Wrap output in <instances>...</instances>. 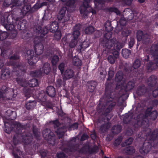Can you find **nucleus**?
Masks as SVG:
<instances>
[{
	"label": "nucleus",
	"mask_w": 158,
	"mask_h": 158,
	"mask_svg": "<svg viewBox=\"0 0 158 158\" xmlns=\"http://www.w3.org/2000/svg\"><path fill=\"white\" fill-rule=\"evenodd\" d=\"M141 132L138 134V140L143 142V146L141 147L139 151L141 154L145 155L148 153L152 148L158 146V129H155L151 134L150 131L146 128L140 127Z\"/></svg>",
	"instance_id": "f257e3e1"
},
{
	"label": "nucleus",
	"mask_w": 158,
	"mask_h": 158,
	"mask_svg": "<svg viewBox=\"0 0 158 158\" xmlns=\"http://www.w3.org/2000/svg\"><path fill=\"white\" fill-rule=\"evenodd\" d=\"M6 133L9 134L14 129L15 134L14 135L13 142L14 145L16 146L19 142H22L25 144L30 143L32 139V136L27 133L25 129V126L19 122H15L14 124V128L11 124L8 122L4 121Z\"/></svg>",
	"instance_id": "f03ea898"
},
{
	"label": "nucleus",
	"mask_w": 158,
	"mask_h": 158,
	"mask_svg": "<svg viewBox=\"0 0 158 158\" xmlns=\"http://www.w3.org/2000/svg\"><path fill=\"white\" fill-rule=\"evenodd\" d=\"M112 84L107 82L105 84V100L106 101V107L104 105L99 104L97 108V112L100 114L104 116V119H107L108 121L111 118L109 114L112 110L113 108L115 106L116 103L113 102L115 96V92L111 87Z\"/></svg>",
	"instance_id": "7ed1b4c3"
},
{
	"label": "nucleus",
	"mask_w": 158,
	"mask_h": 158,
	"mask_svg": "<svg viewBox=\"0 0 158 158\" xmlns=\"http://www.w3.org/2000/svg\"><path fill=\"white\" fill-rule=\"evenodd\" d=\"M152 107H149L146 109L144 114L141 113L137 116L135 123L132 127L131 135L134 133L137 135V132L140 131V127L146 128V130L150 131L151 129L149 128V122L148 118L149 117L151 120L154 121L158 115L157 111L156 110L152 111Z\"/></svg>",
	"instance_id": "20e7f679"
},
{
	"label": "nucleus",
	"mask_w": 158,
	"mask_h": 158,
	"mask_svg": "<svg viewBox=\"0 0 158 158\" xmlns=\"http://www.w3.org/2000/svg\"><path fill=\"white\" fill-rule=\"evenodd\" d=\"M150 53L144 56L143 60L146 64L147 70L151 72L158 68V43L152 45L150 48Z\"/></svg>",
	"instance_id": "39448f33"
},
{
	"label": "nucleus",
	"mask_w": 158,
	"mask_h": 158,
	"mask_svg": "<svg viewBox=\"0 0 158 158\" xmlns=\"http://www.w3.org/2000/svg\"><path fill=\"white\" fill-rule=\"evenodd\" d=\"M34 43L36 55L34 56V51L32 49L28 50L25 54V58L27 60L28 63L31 65L35 64L39 60V56L43 53L44 49V46L41 42H36V40L35 39Z\"/></svg>",
	"instance_id": "423d86ee"
},
{
	"label": "nucleus",
	"mask_w": 158,
	"mask_h": 158,
	"mask_svg": "<svg viewBox=\"0 0 158 158\" xmlns=\"http://www.w3.org/2000/svg\"><path fill=\"white\" fill-rule=\"evenodd\" d=\"M105 30L107 32L104 34V38L102 40V43L104 46L110 49L115 46L117 40L115 38L110 39L112 36V34L110 32L113 29V27L111 26V22L109 21H107L105 24Z\"/></svg>",
	"instance_id": "0eeeda50"
},
{
	"label": "nucleus",
	"mask_w": 158,
	"mask_h": 158,
	"mask_svg": "<svg viewBox=\"0 0 158 158\" xmlns=\"http://www.w3.org/2000/svg\"><path fill=\"white\" fill-rule=\"evenodd\" d=\"M13 66V71L16 73L18 77L16 78V80L18 84L20 85L23 86L25 79L23 78L24 75L26 72V69L25 66L21 63L13 62L12 63Z\"/></svg>",
	"instance_id": "6e6552de"
},
{
	"label": "nucleus",
	"mask_w": 158,
	"mask_h": 158,
	"mask_svg": "<svg viewBox=\"0 0 158 158\" xmlns=\"http://www.w3.org/2000/svg\"><path fill=\"white\" fill-rule=\"evenodd\" d=\"M140 60L138 59H137L135 61L132 67L130 68L125 67L123 69V72L126 78H129L133 77H136L137 75L136 69L140 67Z\"/></svg>",
	"instance_id": "1a4fd4ad"
},
{
	"label": "nucleus",
	"mask_w": 158,
	"mask_h": 158,
	"mask_svg": "<svg viewBox=\"0 0 158 158\" xmlns=\"http://www.w3.org/2000/svg\"><path fill=\"white\" fill-rule=\"evenodd\" d=\"M43 137L45 140L48 141V143L52 145H54L56 143V140L54 133L49 129L44 130L42 132Z\"/></svg>",
	"instance_id": "9d476101"
},
{
	"label": "nucleus",
	"mask_w": 158,
	"mask_h": 158,
	"mask_svg": "<svg viewBox=\"0 0 158 158\" xmlns=\"http://www.w3.org/2000/svg\"><path fill=\"white\" fill-rule=\"evenodd\" d=\"M10 17L12 18V15L8 14L5 15L1 17L2 24L7 31H12L14 30L15 26L11 23Z\"/></svg>",
	"instance_id": "9b49d317"
},
{
	"label": "nucleus",
	"mask_w": 158,
	"mask_h": 158,
	"mask_svg": "<svg viewBox=\"0 0 158 158\" xmlns=\"http://www.w3.org/2000/svg\"><path fill=\"white\" fill-rule=\"evenodd\" d=\"M138 96H144L147 99H149L152 97V90L147 88L144 85H140L137 87L136 91Z\"/></svg>",
	"instance_id": "f8f14e48"
},
{
	"label": "nucleus",
	"mask_w": 158,
	"mask_h": 158,
	"mask_svg": "<svg viewBox=\"0 0 158 158\" xmlns=\"http://www.w3.org/2000/svg\"><path fill=\"white\" fill-rule=\"evenodd\" d=\"M136 38L138 41H142L145 44H148L150 40V36L147 33H144L142 31L139 30L136 33Z\"/></svg>",
	"instance_id": "ddd939ff"
},
{
	"label": "nucleus",
	"mask_w": 158,
	"mask_h": 158,
	"mask_svg": "<svg viewBox=\"0 0 158 158\" xmlns=\"http://www.w3.org/2000/svg\"><path fill=\"white\" fill-rule=\"evenodd\" d=\"M68 8L67 7H63L60 10L57 16L58 20L62 23H64L69 21L70 15L68 14L65 16V13Z\"/></svg>",
	"instance_id": "4468645a"
},
{
	"label": "nucleus",
	"mask_w": 158,
	"mask_h": 158,
	"mask_svg": "<svg viewBox=\"0 0 158 158\" xmlns=\"http://www.w3.org/2000/svg\"><path fill=\"white\" fill-rule=\"evenodd\" d=\"M82 4L80 6L79 9L81 14L85 17L87 15L88 13V8L89 7V3L90 0H83Z\"/></svg>",
	"instance_id": "2eb2a0df"
},
{
	"label": "nucleus",
	"mask_w": 158,
	"mask_h": 158,
	"mask_svg": "<svg viewBox=\"0 0 158 158\" xmlns=\"http://www.w3.org/2000/svg\"><path fill=\"white\" fill-rule=\"evenodd\" d=\"M76 141V138L75 137L72 138L69 141L67 142L66 143L67 147L64 148L63 151L65 152L74 151L75 149V143Z\"/></svg>",
	"instance_id": "dca6fc26"
},
{
	"label": "nucleus",
	"mask_w": 158,
	"mask_h": 158,
	"mask_svg": "<svg viewBox=\"0 0 158 158\" xmlns=\"http://www.w3.org/2000/svg\"><path fill=\"white\" fill-rule=\"evenodd\" d=\"M22 6L21 13L23 17L27 15L28 14H32L33 13L31 5L28 2Z\"/></svg>",
	"instance_id": "f3484780"
},
{
	"label": "nucleus",
	"mask_w": 158,
	"mask_h": 158,
	"mask_svg": "<svg viewBox=\"0 0 158 158\" xmlns=\"http://www.w3.org/2000/svg\"><path fill=\"white\" fill-rule=\"evenodd\" d=\"M15 27L16 26L18 29L21 30H24L27 28V22L26 20L20 19L18 18H16L15 21Z\"/></svg>",
	"instance_id": "a211bd4d"
},
{
	"label": "nucleus",
	"mask_w": 158,
	"mask_h": 158,
	"mask_svg": "<svg viewBox=\"0 0 158 158\" xmlns=\"http://www.w3.org/2000/svg\"><path fill=\"white\" fill-rule=\"evenodd\" d=\"M157 82V77L154 75H152L149 77L147 80V83L149 88L152 90L155 88Z\"/></svg>",
	"instance_id": "6ab92c4d"
},
{
	"label": "nucleus",
	"mask_w": 158,
	"mask_h": 158,
	"mask_svg": "<svg viewBox=\"0 0 158 158\" xmlns=\"http://www.w3.org/2000/svg\"><path fill=\"white\" fill-rule=\"evenodd\" d=\"M48 29L47 26L42 28L41 26H38L36 28V33L38 35H40V37L43 38L48 31Z\"/></svg>",
	"instance_id": "aec40b11"
},
{
	"label": "nucleus",
	"mask_w": 158,
	"mask_h": 158,
	"mask_svg": "<svg viewBox=\"0 0 158 158\" xmlns=\"http://www.w3.org/2000/svg\"><path fill=\"white\" fill-rule=\"evenodd\" d=\"M75 76V72L73 69L69 68L64 72L63 77L64 80H68L73 78Z\"/></svg>",
	"instance_id": "412c9836"
},
{
	"label": "nucleus",
	"mask_w": 158,
	"mask_h": 158,
	"mask_svg": "<svg viewBox=\"0 0 158 158\" xmlns=\"http://www.w3.org/2000/svg\"><path fill=\"white\" fill-rule=\"evenodd\" d=\"M1 78L2 79H5L8 77L10 74V69L8 66H4L1 69Z\"/></svg>",
	"instance_id": "4be33fe9"
},
{
	"label": "nucleus",
	"mask_w": 158,
	"mask_h": 158,
	"mask_svg": "<svg viewBox=\"0 0 158 158\" xmlns=\"http://www.w3.org/2000/svg\"><path fill=\"white\" fill-rule=\"evenodd\" d=\"M81 29V26L80 24L76 25L73 28L72 37L78 39L80 35V30Z\"/></svg>",
	"instance_id": "5701e85b"
},
{
	"label": "nucleus",
	"mask_w": 158,
	"mask_h": 158,
	"mask_svg": "<svg viewBox=\"0 0 158 158\" xmlns=\"http://www.w3.org/2000/svg\"><path fill=\"white\" fill-rule=\"evenodd\" d=\"M67 127L66 126H63L57 128L55 131L56 133L58 135L59 138H61L67 131Z\"/></svg>",
	"instance_id": "b1692460"
},
{
	"label": "nucleus",
	"mask_w": 158,
	"mask_h": 158,
	"mask_svg": "<svg viewBox=\"0 0 158 158\" xmlns=\"http://www.w3.org/2000/svg\"><path fill=\"white\" fill-rule=\"evenodd\" d=\"M46 91L48 95L50 97L53 98L55 96L56 91L53 86H48L46 89Z\"/></svg>",
	"instance_id": "393cba45"
},
{
	"label": "nucleus",
	"mask_w": 158,
	"mask_h": 158,
	"mask_svg": "<svg viewBox=\"0 0 158 158\" xmlns=\"http://www.w3.org/2000/svg\"><path fill=\"white\" fill-rule=\"evenodd\" d=\"M12 153L14 158H21L19 156H20L23 155V152L20 149V147H17L14 148Z\"/></svg>",
	"instance_id": "a878e982"
},
{
	"label": "nucleus",
	"mask_w": 158,
	"mask_h": 158,
	"mask_svg": "<svg viewBox=\"0 0 158 158\" xmlns=\"http://www.w3.org/2000/svg\"><path fill=\"white\" fill-rule=\"evenodd\" d=\"M58 23L57 21H54L50 25L49 30L50 32L54 33L56 31H58Z\"/></svg>",
	"instance_id": "bb28decb"
},
{
	"label": "nucleus",
	"mask_w": 158,
	"mask_h": 158,
	"mask_svg": "<svg viewBox=\"0 0 158 158\" xmlns=\"http://www.w3.org/2000/svg\"><path fill=\"white\" fill-rule=\"evenodd\" d=\"M135 82L133 81H130L126 84L125 87V90L127 92L132 89L135 86Z\"/></svg>",
	"instance_id": "cd10ccee"
},
{
	"label": "nucleus",
	"mask_w": 158,
	"mask_h": 158,
	"mask_svg": "<svg viewBox=\"0 0 158 158\" xmlns=\"http://www.w3.org/2000/svg\"><path fill=\"white\" fill-rule=\"evenodd\" d=\"M6 112L8 116V120H15L16 118V113L15 111H12L10 110H8Z\"/></svg>",
	"instance_id": "c85d7f7f"
},
{
	"label": "nucleus",
	"mask_w": 158,
	"mask_h": 158,
	"mask_svg": "<svg viewBox=\"0 0 158 158\" xmlns=\"http://www.w3.org/2000/svg\"><path fill=\"white\" fill-rule=\"evenodd\" d=\"M123 78V74L121 71H119L116 75L115 78V81L116 82L119 83L121 82Z\"/></svg>",
	"instance_id": "c756f323"
},
{
	"label": "nucleus",
	"mask_w": 158,
	"mask_h": 158,
	"mask_svg": "<svg viewBox=\"0 0 158 158\" xmlns=\"http://www.w3.org/2000/svg\"><path fill=\"white\" fill-rule=\"evenodd\" d=\"M97 85V82L95 81H92L89 83L88 90L89 92H93L96 88Z\"/></svg>",
	"instance_id": "7c9ffc66"
},
{
	"label": "nucleus",
	"mask_w": 158,
	"mask_h": 158,
	"mask_svg": "<svg viewBox=\"0 0 158 158\" xmlns=\"http://www.w3.org/2000/svg\"><path fill=\"white\" fill-rule=\"evenodd\" d=\"M132 114L126 113L123 116V122L125 124H127L131 121L132 117Z\"/></svg>",
	"instance_id": "2f4dec72"
},
{
	"label": "nucleus",
	"mask_w": 158,
	"mask_h": 158,
	"mask_svg": "<svg viewBox=\"0 0 158 158\" xmlns=\"http://www.w3.org/2000/svg\"><path fill=\"white\" fill-rule=\"evenodd\" d=\"M122 129V127L121 125H115L112 127L111 131L113 134H117L121 132Z\"/></svg>",
	"instance_id": "473e14b6"
},
{
	"label": "nucleus",
	"mask_w": 158,
	"mask_h": 158,
	"mask_svg": "<svg viewBox=\"0 0 158 158\" xmlns=\"http://www.w3.org/2000/svg\"><path fill=\"white\" fill-rule=\"evenodd\" d=\"M51 70L50 64L48 63H45L43 65L42 71L46 74H48Z\"/></svg>",
	"instance_id": "72a5a7b5"
},
{
	"label": "nucleus",
	"mask_w": 158,
	"mask_h": 158,
	"mask_svg": "<svg viewBox=\"0 0 158 158\" xmlns=\"http://www.w3.org/2000/svg\"><path fill=\"white\" fill-rule=\"evenodd\" d=\"M110 126V123H105L100 126L99 130L101 132L105 133L108 131Z\"/></svg>",
	"instance_id": "f704fd0d"
},
{
	"label": "nucleus",
	"mask_w": 158,
	"mask_h": 158,
	"mask_svg": "<svg viewBox=\"0 0 158 158\" xmlns=\"http://www.w3.org/2000/svg\"><path fill=\"white\" fill-rule=\"evenodd\" d=\"M35 101L34 100H29L27 102L25 105L26 108L29 110L34 108L35 105Z\"/></svg>",
	"instance_id": "c9c22d12"
},
{
	"label": "nucleus",
	"mask_w": 158,
	"mask_h": 158,
	"mask_svg": "<svg viewBox=\"0 0 158 158\" xmlns=\"http://www.w3.org/2000/svg\"><path fill=\"white\" fill-rule=\"evenodd\" d=\"M21 37L22 39L27 40L29 39H30L32 36V35L30 32L27 31H22L21 32Z\"/></svg>",
	"instance_id": "e433bc0d"
},
{
	"label": "nucleus",
	"mask_w": 158,
	"mask_h": 158,
	"mask_svg": "<svg viewBox=\"0 0 158 158\" xmlns=\"http://www.w3.org/2000/svg\"><path fill=\"white\" fill-rule=\"evenodd\" d=\"M66 2L65 5L68 9L69 8L74 9L75 8V0H67Z\"/></svg>",
	"instance_id": "4c0bfd02"
},
{
	"label": "nucleus",
	"mask_w": 158,
	"mask_h": 158,
	"mask_svg": "<svg viewBox=\"0 0 158 158\" xmlns=\"http://www.w3.org/2000/svg\"><path fill=\"white\" fill-rule=\"evenodd\" d=\"M131 50L127 49H123L122 50V56L125 58H128L131 55Z\"/></svg>",
	"instance_id": "58836bf2"
},
{
	"label": "nucleus",
	"mask_w": 158,
	"mask_h": 158,
	"mask_svg": "<svg viewBox=\"0 0 158 158\" xmlns=\"http://www.w3.org/2000/svg\"><path fill=\"white\" fill-rule=\"evenodd\" d=\"M13 1L12 4H13V6H22L28 2V0H18L16 2H14L13 0Z\"/></svg>",
	"instance_id": "ea45409f"
},
{
	"label": "nucleus",
	"mask_w": 158,
	"mask_h": 158,
	"mask_svg": "<svg viewBox=\"0 0 158 158\" xmlns=\"http://www.w3.org/2000/svg\"><path fill=\"white\" fill-rule=\"evenodd\" d=\"M133 141V139L132 137H130L125 141L123 142L121 144L122 147H124L127 145H130Z\"/></svg>",
	"instance_id": "a19ab883"
},
{
	"label": "nucleus",
	"mask_w": 158,
	"mask_h": 158,
	"mask_svg": "<svg viewBox=\"0 0 158 158\" xmlns=\"http://www.w3.org/2000/svg\"><path fill=\"white\" fill-rule=\"evenodd\" d=\"M28 84L30 87H35L38 84V80L35 78L30 79L28 81Z\"/></svg>",
	"instance_id": "79ce46f5"
},
{
	"label": "nucleus",
	"mask_w": 158,
	"mask_h": 158,
	"mask_svg": "<svg viewBox=\"0 0 158 158\" xmlns=\"http://www.w3.org/2000/svg\"><path fill=\"white\" fill-rule=\"evenodd\" d=\"M66 80L64 79V77H63V80L61 79H57L56 80V86L59 87H61L62 85L64 86L66 85Z\"/></svg>",
	"instance_id": "37998d69"
},
{
	"label": "nucleus",
	"mask_w": 158,
	"mask_h": 158,
	"mask_svg": "<svg viewBox=\"0 0 158 158\" xmlns=\"http://www.w3.org/2000/svg\"><path fill=\"white\" fill-rule=\"evenodd\" d=\"M123 138L122 136H118L113 143V145L115 147H118L121 143Z\"/></svg>",
	"instance_id": "c03bdc74"
},
{
	"label": "nucleus",
	"mask_w": 158,
	"mask_h": 158,
	"mask_svg": "<svg viewBox=\"0 0 158 158\" xmlns=\"http://www.w3.org/2000/svg\"><path fill=\"white\" fill-rule=\"evenodd\" d=\"M86 42L84 41L83 42L81 43L77 47L78 51L79 52H81L82 49L84 50L85 49L88 47V46L86 45V46H84L85 44H86Z\"/></svg>",
	"instance_id": "a18cd8bd"
},
{
	"label": "nucleus",
	"mask_w": 158,
	"mask_h": 158,
	"mask_svg": "<svg viewBox=\"0 0 158 158\" xmlns=\"http://www.w3.org/2000/svg\"><path fill=\"white\" fill-rule=\"evenodd\" d=\"M78 39L72 37L71 40L69 43V46L71 48H74L77 44Z\"/></svg>",
	"instance_id": "49530a36"
},
{
	"label": "nucleus",
	"mask_w": 158,
	"mask_h": 158,
	"mask_svg": "<svg viewBox=\"0 0 158 158\" xmlns=\"http://www.w3.org/2000/svg\"><path fill=\"white\" fill-rule=\"evenodd\" d=\"M125 152L127 154L132 155L135 152V149L132 146L127 147L125 149Z\"/></svg>",
	"instance_id": "de8ad7c7"
},
{
	"label": "nucleus",
	"mask_w": 158,
	"mask_h": 158,
	"mask_svg": "<svg viewBox=\"0 0 158 158\" xmlns=\"http://www.w3.org/2000/svg\"><path fill=\"white\" fill-rule=\"evenodd\" d=\"M2 3L4 6L8 7L13 3V0H0V3Z\"/></svg>",
	"instance_id": "09e8293b"
},
{
	"label": "nucleus",
	"mask_w": 158,
	"mask_h": 158,
	"mask_svg": "<svg viewBox=\"0 0 158 158\" xmlns=\"http://www.w3.org/2000/svg\"><path fill=\"white\" fill-rule=\"evenodd\" d=\"M54 33L53 39L54 40L58 41L60 40L61 36V34L60 31H57Z\"/></svg>",
	"instance_id": "8fccbe9b"
},
{
	"label": "nucleus",
	"mask_w": 158,
	"mask_h": 158,
	"mask_svg": "<svg viewBox=\"0 0 158 158\" xmlns=\"http://www.w3.org/2000/svg\"><path fill=\"white\" fill-rule=\"evenodd\" d=\"M94 31V27L92 26H90L85 28V32L86 34H89L93 32Z\"/></svg>",
	"instance_id": "3c124183"
},
{
	"label": "nucleus",
	"mask_w": 158,
	"mask_h": 158,
	"mask_svg": "<svg viewBox=\"0 0 158 158\" xmlns=\"http://www.w3.org/2000/svg\"><path fill=\"white\" fill-rule=\"evenodd\" d=\"M73 63L74 65L80 67L82 64L81 61L79 58H76L73 60Z\"/></svg>",
	"instance_id": "603ef678"
},
{
	"label": "nucleus",
	"mask_w": 158,
	"mask_h": 158,
	"mask_svg": "<svg viewBox=\"0 0 158 158\" xmlns=\"http://www.w3.org/2000/svg\"><path fill=\"white\" fill-rule=\"evenodd\" d=\"M8 36V33L6 31H0V40L3 41L5 40Z\"/></svg>",
	"instance_id": "864d4df0"
},
{
	"label": "nucleus",
	"mask_w": 158,
	"mask_h": 158,
	"mask_svg": "<svg viewBox=\"0 0 158 158\" xmlns=\"http://www.w3.org/2000/svg\"><path fill=\"white\" fill-rule=\"evenodd\" d=\"M59 58L57 55H55L53 56L51 60L52 63L53 65H56L57 62L59 61Z\"/></svg>",
	"instance_id": "5fc2aeb1"
},
{
	"label": "nucleus",
	"mask_w": 158,
	"mask_h": 158,
	"mask_svg": "<svg viewBox=\"0 0 158 158\" xmlns=\"http://www.w3.org/2000/svg\"><path fill=\"white\" fill-rule=\"evenodd\" d=\"M135 44V39L133 37H131L130 38V41L129 42L128 44V48L131 49L133 47Z\"/></svg>",
	"instance_id": "6e6d98bb"
},
{
	"label": "nucleus",
	"mask_w": 158,
	"mask_h": 158,
	"mask_svg": "<svg viewBox=\"0 0 158 158\" xmlns=\"http://www.w3.org/2000/svg\"><path fill=\"white\" fill-rule=\"evenodd\" d=\"M116 43V45L115 48L116 49V50L120 51V49L124 47V44L123 43L117 41V42H116L115 44Z\"/></svg>",
	"instance_id": "4d7b16f0"
},
{
	"label": "nucleus",
	"mask_w": 158,
	"mask_h": 158,
	"mask_svg": "<svg viewBox=\"0 0 158 158\" xmlns=\"http://www.w3.org/2000/svg\"><path fill=\"white\" fill-rule=\"evenodd\" d=\"M23 92L26 97L28 98L30 97L31 90L28 88H24L23 89Z\"/></svg>",
	"instance_id": "13d9d810"
},
{
	"label": "nucleus",
	"mask_w": 158,
	"mask_h": 158,
	"mask_svg": "<svg viewBox=\"0 0 158 158\" xmlns=\"http://www.w3.org/2000/svg\"><path fill=\"white\" fill-rule=\"evenodd\" d=\"M33 133L34 137L36 139H38L40 136V134L38 132L37 129L34 128L33 129Z\"/></svg>",
	"instance_id": "bf43d9fd"
},
{
	"label": "nucleus",
	"mask_w": 158,
	"mask_h": 158,
	"mask_svg": "<svg viewBox=\"0 0 158 158\" xmlns=\"http://www.w3.org/2000/svg\"><path fill=\"white\" fill-rule=\"evenodd\" d=\"M6 91H7L6 87L5 86H2L0 89V98H3V94L6 93Z\"/></svg>",
	"instance_id": "052dcab7"
},
{
	"label": "nucleus",
	"mask_w": 158,
	"mask_h": 158,
	"mask_svg": "<svg viewBox=\"0 0 158 158\" xmlns=\"http://www.w3.org/2000/svg\"><path fill=\"white\" fill-rule=\"evenodd\" d=\"M65 67V64L64 63H61L58 66V68L60 71L61 74H63L64 73V69Z\"/></svg>",
	"instance_id": "680f3d73"
},
{
	"label": "nucleus",
	"mask_w": 158,
	"mask_h": 158,
	"mask_svg": "<svg viewBox=\"0 0 158 158\" xmlns=\"http://www.w3.org/2000/svg\"><path fill=\"white\" fill-rule=\"evenodd\" d=\"M19 53L17 52L14 53L9 57V59L10 60H17L19 59Z\"/></svg>",
	"instance_id": "e2e57ef3"
},
{
	"label": "nucleus",
	"mask_w": 158,
	"mask_h": 158,
	"mask_svg": "<svg viewBox=\"0 0 158 158\" xmlns=\"http://www.w3.org/2000/svg\"><path fill=\"white\" fill-rule=\"evenodd\" d=\"M108 10L110 12H114L117 14H118L119 13V10L116 8L114 7H110L108 9Z\"/></svg>",
	"instance_id": "0e129e2a"
},
{
	"label": "nucleus",
	"mask_w": 158,
	"mask_h": 158,
	"mask_svg": "<svg viewBox=\"0 0 158 158\" xmlns=\"http://www.w3.org/2000/svg\"><path fill=\"white\" fill-rule=\"evenodd\" d=\"M107 59L109 62L113 64L114 63L116 59L113 56L110 55L108 56Z\"/></svg>",
	"instance_id": "69168bd1"
},
{
	"label": "nucleus",
	"mask_w": 158,
	"mask_h": 158,
	"mask_svg": "<svg viewBox=\"0 0 158 158\" xmlns=\"http://www.w3.org/2000/svg\"><path fill=\"white\" fill-rule=\"evenodd\" d=\"M50 123L53 124L55 127H59L60 125V123L58 119L50 121Z\"/></svg>",
	"instance_id": "338daca9"
},
{
	"label": "nucleus",
	"mask_w": 158,
	"mask_h": 158,
	"mask_svg": "<svg viewBox=\"0 0 158 158\" xmlns=\"http://www.w3.org/2000/svg\"><path fill=\"white\" fill-rule=\"evenodd\" d=\"M56 156L58 158H65L66 154L63 152H57Z\"/></svg>",
	"instance_id": "774afa93"
}]
</instances>
